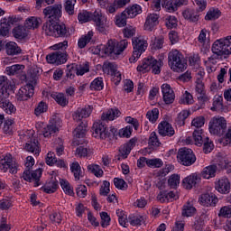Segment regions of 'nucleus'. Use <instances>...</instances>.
<instances>
[{"mask_svg": "<svg viewBox=\"0 0 231 231\" xmlns=\"http://www.w3.org/2000/svg\"><path fill=\"white\" fill-rule=\"evenodd\" d=\"M163 102L167 105L174 104V100L176 98V95L174 94V90L171 88L169 84H162L161 87Z\"/></svg>", "mask_w": 231, "mask_h": 231, "instance_id": "nucleus-21", "label": "nucleus"}, {"mask_svg": "<svg viewBox=\"0 0 231 231\" xmlns=\"http://www.w3.org/2000/svg\"><path fill=\"white\" fill-rule=\"evenodd\" d=\"M199 201L200 205H203V207H216V205H217V201H219V199H217L216 195L206 193L200 196Z\"/></svg>", "mask_w": 231, "mask_h": 231, "instance_id": "nucleus-25", "label": "nucleus"}, {"mask_svg": "<svg viewBox=\"0 0 231 231\" xmlns=\"http://www.w3.org/2000/svg\"><path fill=\"white\" fill-rule=\"evenodd\" d=\"M203 130H195L193 132V140L195 142V145L201 147L203 145V151L205 154H208V152H212V149H214V143L210 141L208 136L201 135Z\"/></svg>", "mask_w": 231, "mask_h": 231, "instance_id": "nucleus-9", "label": "nucleus"}, {"mask_svg": "<svg viewBox=\"0 0 231 231\" xmlns=\"http://www.w3.org/2000/svg\"><path fill=\"white\" fill-rule=\"evenodd\" d=\"M158 24H160V15L156 14H150L146 17L144 30H146V32H152Z\"/></svg>", "mask_w": 231, "mask_h": 231, "instance_id": "nucleus-23", "label": "nucleus"}, {"mask_svg": "<svg viewBox=\"0 0 231 231\" xmlns=\"http://www.w3.org/2000/svg\"><path fill=\"white\" fill-rule=\"evenodd\" d=\"M35 93V87L32 85V83H28L22 87L18 93L16 94V99L19 102H24L26 100H30L31 97H33Z\"/></svg>", "mask_w": 231, "mask_h": 231, "instance_id": "nucleus-17", "label": "nucleus"}, {"mask_svg": "<svg viewBox=\"0 0 231 231\" xmlns=\"http://www.w3.org/2000/svg\"><path fill=\"white\" fill-rule=\"evenodd\" d=\"M134 145H136V140L130 139V141L127 143L120 146L118 154L119 157L117 160H120L121 158L123 160H125V158H127V156L131 154V151H133Z\"/></svg>", "mask_w": 231, "mask_h": 231, "instance_id": "nucleus-24", "label": "nucleus"}, {"mask_svg": "<svg viewBox=\"0 0 231 231\" xmlns=\"http://www.w3.org/2000/svg\"><path fill=\"white\" fill-rule=\"evenodd\" d=\"M199 9L198 11L194 9H186L182 12V15L186 21L189 23H198L199 21Z\"/></svg>", "mask_w": 231, "mask_h": 231, "instance_id": "nucleus-30", "label": "nucleus"}, {"mask_svg": "<svg viewBox=\"0 0 231 231\" xmlns=\"http://www.w3.org/2000/svg\"><path fill=\"white\" fill-rule=\"evenodd\" d=\"M90 89L94 91H102L104 89V80L102 78L95 79L90 84Z\"/></svg>", "mask_w": 231, "mask_h": 231, "instance_id": "nucleus-50", "label": "nucleus"}, {"mask_svg": "<svg viewBox=\"0 0 231 231\" xmlns=\"http://www.w3.org/2000/svg\"><path fill=\"white\" fill-rule=\"evenodd\" d=\"M189 115L190 112H189L188 110H182L180 113L178 114V116L175 119L176 124H178L180 127L185 125V120L189 118Z\"/></svg>", "mask_w": 231, "mask_h": 231, "instance_id": "nucleus-47", "label": "nucleus"}, {"mask_svg": "<svg viewBox=\"0 0 231 231\" xmlns=\"http://www.w3.org/2000/svg\"><path fill=\"white\" fill-rule=\"evenodd\" d=\"M60 183L65 194H68L69 196H73L75 194V192H73V187H71V184H69L68 180H60Z\"/></svg>", "mask_w": 231, "mask_h": 231, "instance_id": "nucleus-51", "label": "nucleus"}, {"mask_svg": "<svg viewBox=\"0 0 231 231\" xmlns=\"http://www.w3.org/2000/svg\"><path fill=\"white\" fill-rule=\"evenodd\" d=\"M93 154V150L86 148L84 146H79L76 149V156L79 158H89Z\"/></svg>", "mask_w": 231, "mask_h": 231, "instance_id": "nucleus-41", "label": "nucleus"}, {"mask_svg": "<svg viewBox=\"0 0 231 231\" xmlns=\"http://www.w3.org/2000/svg\"><path fill=\"white\" fill-rule=\"evenodd\" d=\"M177 158L179 160V163L185 167H190V165H194V163H196V155L191 149L180 148L178 152Z\"/></svg>", "mask_w": 231, "mask_h": 231, "instance_id": "nucleus-13", "label": "nucleus"}, {"mask_svg": "<svg viewBox=\"0 0 231 231\" xmlns=\"http://www.w3.org/2000/svg\"><path fill=\"white\" fill-rule=\"evenodd\" d=\"M35 165V160L32 156H28L26 158L25 167L27 170H25L23 173V178L25 181H29V183L34 182V187H39L41 185V177L42 176V169H37L36 171H33L32 172L30 171V169H32Z\"/></svg>", "mask_w": 231, "mask_h": 231, "instance_id": "nucleus-3", "label": "nucleus"}, {"mask_svg": "<svg viewBox=\"0 0 231 231\" xmlns=\"http://www.w3.org/2000/svg\"><path fill=\"white\" fill-rule=\"evenodd\" d=\"M221 17V11L217 8L211 7L206 16V21H216V19H219Z\"/></svg>", "mask_w": 231, "mask_h": 231, "instance_id": "nucleus-39", "label": "nucleus"}, {"mask_svg": "<svg viewBox=\"0 0 231 231\" xmlns=\"http://www.w3.org/2000/svg\"><path fill=\"white\" fill-rule=\"evenodd\" d=\"M5 52L8 55L14 56V55H19L23 52V50H21V47L15 43V42H8L5 44Z\"/></svg>", "mask_w": 231, "mask_h": 231, "instance_id": "nucleus-33", "label": "nucleus"}, {"mask_svg": "<svg viewBox=\"0 0 231 231\" xmlns=\"http://www.w3.org/2000/svg\"><path fill=\"white\" fill-rule=\"evenodd\" d=\"M89 71V62H86L83 65L77 66L76 65V75L82 76L85 75V73H88Z\"/></svg>", "mask_w": 231, "mask_h": 231, "instance_id": "nucleus-59", "label": "nucleus"}, {"mask_svg": "<svg viewBox=\"0 0 231 231\" xmlns=\"http://www.w3.org/2000/svg\"><path fill=\"white\" fill-rule=\"evenodd\" d=\"M114 185H115L116 189H119V190H127L128 185H127V182H125V180H124V179L115 178Z\"/></svg>", "mask_w": 231, "mask_h": 231, "instance_id": "nucleus-58", "label": "nucleus"}, {"mask_svg": "<svg viewBox=\"0 0 231 231\" xmlns=\"http://www.w3.org/2000/svg\"><path fill=\"white\" fill-rule=\"evenodd\" d=\"M57 189H59V181L51 178L50 181L46 182L45 185L41 188V190L46 192V194H53V192H57Z\"/></svg>", "mask_w": 231, "mask_h": 231, "instance_id": "nucleus-32", "label": "nucleus"}, {"mask_svg": "<svg viewBox=\"0 0 231 231\" xmlns=\"http://www.w3.org/2000/svg\"><path fill=\"white\" fill-rule=\"evenodd\" d=\"M168 185L171 189H176L180 185V176L178 174H172L168 180Z\"/></svg>", "mask_w": 231, "mask_h": 231, "instance_id": "nucleus-60", "label": "nucleus"}, {"mask_svg": "<svg viewBox=\"0 0 231 231\" xmlns=\"http://www.w3.org/2000/svg\"><path fill=\"white\" fill-rule=\"evenodd\" d=\"M22 140H27L25 143L24 149L28 152H35L37 156H39V152H41V148L39 147V141L35 139V137H30L28 134H22Z\"/></svg>", "mask_w": 231, "mask_h": 231, "instance_id": "nucleus-19", "label": "nucleus"}, {"mask_svg": "<svg viewBox=\"0 0 231 231\" xmlns=\"http://www.w3.org/2000/svg\"><path fill=\"white\" fill-rule=\"evenodd\" d=\"M0 169L4 172H9L11 174H17V163L12 160V157L6 155L4 158L0 159Z\"/></svg>", "mask_w": 231, "mask_h": 231, "instance_id": "nucleus-20", "label": "nucleus"}, {"mask_svg": "<svg viewBox=\"0 0 231 231\" xmlns=\"http://www.w3.org/2000/svg\"><path fill=\"white\" fill-rule=\"evenodd\" d=\"M124 13L127 15L128 18L133 19L136 17V15H140L142 14V6L139 5H134L132 6H128Z\"/></svg>", "mask_w": 231, "mask_h": 231, "instance_id": "nucleus-34", "label": "nucleus"}, {"mask_svg": "<svg viewBox=\"0 0 231 231\" xmlns=\"http://www.w3.org/2000/svg\"><path fill=\"white\" fill-rule=\"evenodd\" d=\"M23 69H24V65L15 64L10 67H6L5 71L8 75L12 76V75H19V73L23 72Z\"/></svg>", "mask_w": 231, "mask_h": 231, "instance_id": "nucleus-45", "label": "nucleus"}, {"mask_svg": "<svg viewBox=\"0 0 231 231\" xmlns=\"http://www.w3.org/2000/svg\"><path fill=\"white\" fill-rule=\"evenodd\" d=\"M158 116H160V110L158 108H153L146 114V118H148L149 122H152V124H154V122L158 120Z\"/></svg>", "mask_w": 231, "mask_h": 231, "instance_id": "nucleus-52", "label": "nucleus"}, {"mask_svg": "<svg viewBox=\"0 0 231 231\" xmlns=\"http://www.w3.org/2000/svg\"><path fill=\"white\" fill-rule=\"evenodd\" d=\"M158 131L161 136H169L171 138L176 134L174 127H172V125L167 121H162L159 124Z\"/></svg>", "mask_w": 231, "mask_h": 231, "instance_id": "nucleus-22", "label": "nucleus"}, {"mask_svg": "<svg viewBox=\"0 0 231 231\" xmlns=\"http://www.w3.org/2000/svg\"><path fill=\"white\" fill-rule=\"evenodd\" d=\"M212 55L208 58L211 64H217V60H225L231 55V35L215 41L211 46Z\"/></svg>", "mask_w": 231, "mask_h": 231, "instance_id": "nucleus-1", "label": "nucleus"}, {"mask_svg": "<svg viewBox=\"0 0 231 231\" xmlns=\"http://www.w3.org/2000/svg\"><path fill=\"white\" fill-rule=\"evenodd\" d=\"M129 42L127 40H121L118 42L116 39H110L106 45H101L99 51L104 55H122L127 48Z\"/></svg>", "mask_w": 231, "mask_h": 231, "instance_id": "nucleus-2", "label": "nucleus"}, {"mask_svg": "<svg viewBox=\"0 0 231 231\" xmlns=\"http://www.w3.org/2000/svg\"><path fill=\"white\" fill-rule=\"evenodd\" d=\"M46 60L49 64H55V66L66 64V62H68V52L65 51H56L55 52L47 55Z\"/></svg>", "mask_w": 231, "mask_h": 231, "instance_id": "nucleus-15", "label": "nucleus"}, {"mask_svg": "<svg viewBox=\"0 0 231 231\" xmlns=\"http://www.w3.org/2000/svg\"><path fill=\"white\" fill-rule=\"evenodd\" d=\"M91 115V107L88 106L86 108H78L72 115L73 120L75 122H82L83 118H88Z\"/></svg>", "mask_w": 231, "mask_h": 231, "instance_id": "nucleus-28", "label": "nucleus"}, {"mask_svg": "<svg viewBox=\"0 0 231 231\" xmlns=\"http://www.w3.org/2000/svg\"><path fill=\"white\" fill-rule=\"evenodd\" d=\"M14 84L13 80L8 79L5 76H0V107H5L10 97V92L14 91Z\"/></svg>", "mask_w": 231, "mask_h": 231, "instance_id": "nucleus-7", "label": "nucleus"}, {"mask_svg": "<svg viewBox=\"0 0 231 231\" xmlns=\"http://www.w3.org/2000/svg\"><path fill=\"white\" fill-rule=\"evenodd\" d=\"M219 172V168H217V164H213L207 166L201 171V176L204 180H210V178H216V174Z\"/></svg>", "mask_w": 231, "mask_h": 231, "instance_id": "nucleus-29", "label": "nucleus"}, {"mask_svg": "<svg viewBox=\"0 0 231 231\" xmlns=\"http://www.w3.org/2000/svg\"><path fill=\"white\" fill-rule=\"evenodd\" d=\"M129 223L132 225V226H140L142 223H143V217L142 216H134V217H129Z\"/></svg>", "mask_w": 231, "mask_h": 231, "instance_id": "nucleus-61", "label": "nucleus"}, {"mask_svg": "<svg viewBox=\"0 0 231 231\" xmlns=\"http://www.w3.org/2000/svg\"><path fill=\"white\" fill-rule=\"evenodd\" d=\"M13 35L15 39H25V37H28V29L23 25H19L14 28Z\"/></svg>", "mask_w": 231, "mask_h": 231, "instance_id": "nucleus-37", "label": "nucleus"}, {"mask_svg": "<svg viewBox=\"0 0 231 231\" xmlns=\"http://www.w3.org/2000/svg\"><path fill=\"white\" fill-rule=\"evenodd\" d=\"M95 13L91 14L87 11H83L78 14V19L79 23H88V21H94Z\"/></svg>", "mask_w": 231, "mask_h": 231, "instance_id": "nucleus-46", "label": "nucleus"}, {"mask_svg": "<svg viewBox=\"0 0 231 231\" xmlns=\"http://www.w3.org/2000/svg\"><path fill=\"white\" fill-rule=\"evenodd\" d=\"M198 183V175L197 174H191L188 177H186L185 179H183L182 180V184L184 186L185 189H187L188 190H190V189H192V187H196Z\"/></svg>", "mask_w": 231, "mask_h": 231, "instance_id": "nucleus-35", "label": "nucleus"}, {"mask_svg": "<svg viewBox=\"0 0 231 231\" xmlns=\"http://www.w3.org/2000/svg\"><path fill=\"white\" fill-rule=\"evenodd\" d=\"M75 73H77V64L73 63L72 65H68L66 69V78L72 80V79H75Z\"/></svg>", "mask_w": 231, "mask_h": 231, "instance_id": "nucleus-57", "label": "nucleus"}, {"mask_svg": "<svg viewBox=\"0 0 231 231\" xmlns=\"http://www.w3.org/2000/svg\"><path fill=\"white\" fill-rule=\"evenodd\" d=\"M39 19L35 16H32L25 21L24 27L26 30H35L39 28Z\"/></svg>", "mask_w": 231, "mask_h": 231, "instance_id": "nucleus-42", "label": "nucleus"}, {"mask_svg": "<svg viewBox=\"0 0 231 231\" xmlns=\"http://www.w3.org/2000/svg\"><path fill=\"white\" fill-rule=\"evenodd\" d=\"M75 3H77V0H66L65 10L69 15H73L75 14Z\"/></svg>", "mask_w": 231, "mask_h": 231, "instance_id": "nucleus-56", "label": "nucleus"}, {"mask_svg": "<svg viewBox=\"0 0 231 231\" xmlns=\"http://www.w3.org/2000/svg\"><path fill=\"white\" fill-rule=\"evenodd\" d=\"M147 167H151L152 169H160V167H163V161L162 159H148Z\"/></svg>", "mask_w": 231, "mask_h": 231, "instance_id": "nucleus-53", "label": "nucleus"}, {"mask_svg": "<svg viewBox=\"0 0 231 231\" xmlns=\"http://www.w3.org/2000/svg\"><path fill=\"white\" fill-rule=\"evenodd\" d=\"M111 187V183L107 180L103 181V185L100 187L99 194L100 196H107L109 192H111V189H109Z\"/></svg>", "mask_w": 231, "mask_h": 231, "instance_id": "nucleus-64", "label": "nucleus"}, {"mask_svg": "<svg viewBox=\"0 0 231 231\" xmlns=\"http://www.w3.org/2000/svg\"><path fill=\"white\" fill-rule=\"evenodd\" d=\"M94 21L96 23V29L99 33H102V35H107L109 33L107 18H105L101 14L95 13Z\"/></svg>", "mask_w": 231, "mask_h": 231, "instance_id": "nucleus-18", "label": "nucleus"}, {"mask_svg": "<svg viewBox=\"0 0 231 231\" xmlns=\"http://www.w3.org/2000/svg\"><path fill=\"white\" fill-rule=\"evenodd\" d=\"M218 217H231V205L222 207Z\"/></svg>", "mask_w": 231, "mask_h": 231, "instance_id": "nucleus-63", "label": "nucleus"}, {"mask_svg": "<svg viewBox=\"0 0 231 231\" xmlns=\"http://www.w3.org/2000/svg\"><path fill=\"white\" fill-rule=\"evenodd\" d=\"M0 25V35H2V37H6V35L10 33V27L9 24L6 23V18L1 20Z\"/></svg>", "mask_w": 231, "mask_h": 231, "instance_id": "nucleus-55", "label": "nucleus"}, {"mask_svg": "<svg viewBox=\"0 0 231 231\" xmlns=\"http://www.w3.org/2000/svg\"><path fill=\"white\" fill-rule=\"evenodd\" d=\"M51 97L59 106H61V107H66V106L69 104V101L66 98V96L63 93H55L52 94Z\"/></svg>", "mask_w": 231, "mask_h": 231, "instance_id": "nucleus-40", "label": "nucleus"}, {"mask_svg": "<svg viewBox=\"0 0 231 231\" xmlns=\"http://www.w3.org/2000/svg\"><path fill=\"white\" fill-rule=\"evenodd\" d=\"M183 5H187V0H162V7L167 8L168 12H176Z\"/></svg>", "mask_w": 231, "mask_h": 231, "instance_id": "nucleus-27", "label": "nucleus"}, {"mask_svg": "<svg viewBox=\"0 0 231 231\" xmlns=\"http://www.w3.org/2000/svg\"><path fill=\"white\" fill-rule=\"evenodd\" d=\"M103 72L111 75L113 82L118 86L122 82V74L118 71V66L115 62L105 61L102 67Z\"/></svg>", "mask_w": 231, "mask_h": 231, "instance_id": "nucleus-12", "label": "nucleus"}, {"mask_svg": "<svg viewBox=\"0 0 231 231\" xmlns=\"http://www.w3.org/2000/svg\"><path fill=\"white\" fill-rule=\"evenodd\" d=\"M43 14L47 19H49L48 24L57 23L60 17H62V5L56 4L53 5H49L43 9Z\"/></svg>", "mask_w": 231, "mask_h": 231, "instance_id": "nucleus-11", "label": "nucleus"}, {"mask_svg": "<svg viewBox=\"0 0 231 231\" xmlns=\"http://www.w3.org/2000/svg\"><path fill=\"white\" fill-rule=\"evenodd\" d=\"M93 35L95 32L93 31H89L87 34L82 35L78 41V46L82 50L85 46H88L89 42H91V39H93Z\"/></svg>", "mask_w": 231, "mask_h": 231, "instance_id": "nucleus-36", "label": "nucleus"}, {"mask_svg": "<svg viewBox=\"0 0 231 231\" xmlns=\"http://www.w3.org/2000/svg\"><path fill=\"white\" fill-rule=\"evenodd\" d=\"M193 214H196V208L188 201L182 208V216L191 217Z\"/></svg>", "mask_w": 231, "mask_h": 231, "instance_id": "nucleus-43", "label": "nucleus"}, {"mask_svg": "<svg viewBox=\"0 0 231 231\" xmlns=\"http://www.w3.org/2000/svg\"><path fill=\"white\" fill-rule=\"evenodd\" d=\"M62 121L57 116H53L47 125L46 127L42 130V134L44 138H51V136H55L57 133H59V127H60Z\"/></svg>", "mask_w": 231, "mask_h": 231, "instance_id": "nucleus-14", "label": "nucleus"}, {"mask_svg": "<svg viewBox=\"0 0 231 231\" xmlns=\"http://www.w3.org/2000/svg\"><path fill=\"white\" fill-rule=\"evenodd\" d=\"M86 127H88V125L81 122L73 132L75 138H84V136H86Z\"/></svg>", "mask_w": 231, "mask_h": 231, "instance_id": "nucleus-44", "label": "nucleus"}, {"mask_svg": "<svg viewBox=\"0 0 231 231\" xmlns=\"http://www.w3.org/2000/svg\"><path fill=\"white\" fill-rule=\"evenodd\" d=\"M132 44L134 48L133 55L129 59L130 62H136L140 57H142V53L147 50V40L143 36H138L132 39Z\"/></svg>", "mask_w": 231, "mask_h": 231, "instance_id": "nucleus-8", "label": "nucleus"}, {"mask_svg": "<svg viewBox=\"0 0 231 231\" xmlns=\"http://www.w3.org/2000/svg\"><path fill=\"white\" fill-rule=\"evenodd\" d=\"M92 135L94 138H100L101 140H106L109 138L111 133L107 129V126L104 123L97 122L93 124L92 126Z\"/></svg>", "mask_w": 231, "mask_h": 231, "instance_id": "nucleus-16", "label": "nucleus"}, {"mask_svg": "<svg viewBox=\"0 0 231 231\" xmlns=\"http://www.w3.org/2000/svg\"><path fill=\"white\" fill-rule=\"evenodd\" d=\"M163 62L162 60H156L153 57L144 58L142 64L137 67V71L141 73H147V71H151L154 75H160L162 73V65Z\"/></svg>", "mask_w": 231, "mask_h": 231, "instance_id": "nucleus-6", "label": "nucleus"}, {"mask_svg": "<svg viewBox=\"0 0 231 231\" xmlns=\"http://www.w3.org/2000/svg\"><path fill=\"white\" fill-rule=\"evenodd\" d=\"M43 30L46 35H49L50 37H63L65 39L69 37V30H68V27L64 23H59L57 22L44 23Z\"/></svg>", "mask_w": 231, "mask_h": 231, "instance_id": "nucleus-5", "label": "nucleus"}, {"mask_svg": "<svg viewBox=\"0 0 231 231\" xmlns=\"http://www.w3.org/2000/svg\"><path fill=\"white\" fill-rule=\"evenodd\" d=\"M70 171L72 174H74L76 181H79V180L82 178V168L80 167V164H79V162H74L71 163Z\"/></svg>", "mask_w": 231, "mask_h": 231, "instance_id": "nucleus-38", "label": "nucleus"}, {"mask_svg": "<svg viewBox=\"0 0 231 231\" xmlns=\"http://www.w3.org/2000/svg\"><path fill=\"white\" fill-rule=\"evenodd\" d=\"M209 133L217 136H223L226 133V119L213 117L209 122Z\"/></svg>", "mask_w": 231, "mask_h": 231, "instance_id": "nucleus-10", "label": "nucleus"}, {"mask_svg": "<svg viewBox=\"0 0 231 231\" xmlns=\"http://www.w3.org/2000/svg\"><path fill=\"white\" fill-rule=\"evenodd\" d=\"M168 64L173 71H185L187 69V60L178 50H172L168 54Z\"/></svg>", "mask_w": 231, "mask_h": 231, "instance_id": "nucleus-4", "label": "nucleus"}, {"mask_svg": "<svg viewBox=\"0 0 231 231\" xmlns=\"http://www.w3.org/2000/svg\"><path fill=\"white\" fill-rule=\"evenodd\" d=\"M129 17L126 15L125 12H123L119 15H116V25L118 26V28H124L127 24V19Z\"/></svg>", "mask_w": 231, "mask_h": 231, "instance_id": "nucleus-48", "label": "nucleus"}, {"mask_svg": "<svg viewBox=\"0 0 231 231\" xmlns=\"http://www.w3.org/2000/svg\"><path fill=\"white\" fill-rule=\"evenodd\" d=\"M165 25L170 30H171V28H176L178 26V18L172 15L167 16L165 18Z\"/></svg>", "mask_w": 231, "mask_h": 231, "instance_id": "nucleus-54", "label": "nucleus"}, {"mask_svg": "<svg viewBox=\"0 0 231 231\" xmlns=\"http://www.w3.org/2000/svg\"><path fill=\"white\" fill-rule=\"evenodd\" d=\"M150 147H160V140H158V135H156V132H152L150 134V138L148 141Z\"/></svg>", "mask_w": 231, "mask_h": 231, "instance_id": "nucleus-62", "label": "nucleus"}, {"mask_svg": "<svg viewBox=\"0 0 231 231\" xmlns=\"http://www.w3.org/2000/svg\"><path fill=\"white\" fill-rule=\"evenodd\" d=\"M121 112L118 108H110L106 112L103 113L101 116V120L103 122H109L118 118L120 116Z\"/></svg>", "mask_w": 231, "mask_h": 231, "instance_id": "nucleus-31", "label": "nucleus"}, {"mask_svg": "<svg viewBox=\"0 0 231 231\" xmlns=\"http://www.w3.org/2000/svg\"><path fill=\"white\" fill-rule=\"evenodd\" d=\"M230 180L227 178L223 177L215 183V189L220 194H228L230 192Z\"/></svg>", "mask_w": 231, "mask_h": 231, "instance_id": "nucleus-26", "label": "nucleus"}, {"mask_svg": "<svg viewBox=\"0 0 231 231\" xmlns=\"http://www.w3.org/2000/svg\"><path fill=\"white\" fill-rule=\"evenodd\" d=\"M88 171L94 174L97 178H102L104 176V171L101 170L99 165L97 164H89L88 166Z\"/></svg>", "mask_w": 231, "mask_h": 231, "instance_id": "nucleus-49", "label": "nucleus"}]
</instances>
